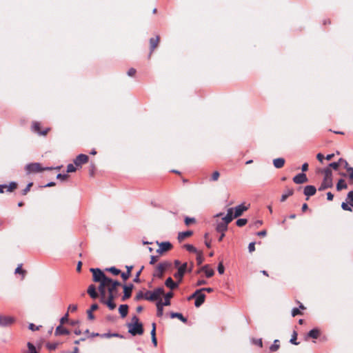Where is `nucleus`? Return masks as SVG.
I'll use <instances>...</instances> for the list:
<instances>
[{"label":"nucleus","mask_w":353,"mask_h":353,"mask_svg":"<svg viewBox=\"0 0 353 353\" xmlns=\"http://www.w3.org/2000/svg\"><path fill=\"white\" fill-rule=\"evenodd\" d=\"M90 271L92 272L93 281L99 283V291L101 295V302L105 304L110 310H114L116 307V304L113 300L117 294V287L120 283L108 278L99 268H91Z\"/></svg>","instance_id":"obj_1"},{"label":"nucleus","mask_w":353,"mask_h":353,"mask_svg":"<svg viewBox=\"0 0 353 353\" xmlns=\"http://www.w3.org/2000/svg\"><path fill=\"white\" fill-rule=\"evenodd\" d=\"M128 332L133 336L141 335L143 333V325L137 316H134L131 322L128 324Z\"/></svg>","instance_id":"obj_2"},{"label":"nucleus","mask_w":353,"mask_h":353,"mask_svg":"<svg viewBox=\"0 0 353 353\" xmlns=\"http://www.w3.org/2000/svg\"><path fill=\"white\" fill-rule=\"evenodd\" d=\"M324 174L323 180L319 188V191H323L327 188H331L333 185L332 183V173L330 168H325L322 170Z\"/></svg>","instance_id":"obj_3"},{"label":"nucleus","mask_w":353,"mask_h":353,"mask_svg":"<svg viewBox=\"0 0 353 353\" xmlns=\"http://www.w3.org/2000/svg\"><path fill=\"white\" fill-rule=\"evenodd\" d=\"M231 210H228L227 214L222 218L221 222L217 223L216 230L219 232H225L228 229V225L232 221Z\"/></svg>","instance_id":"obj_4"},{"label":"nucleus","mask_w":353,"mask_h":353,"mask_svg":"<svg viewBox=\"0 0 353 353\" xmlns=\"http://www.w3.org/2000/svg\"><path fill=\"white\" fill-rule=\"evenodd\" d=\"M164 294V290L161 288L155 289L153 291H148L144 294V299L154 301L159 300Z\"/></svg>","instance_id":"obj_5"},{"label":"nucleus","mask_w":353,"mask_h":353,"mask_svg":"<svg viewBox=\"0 0 353 353\" xmlns=\"http://www.w3.org/2000/svg\"><path fill=\"white\" fill-rule=\"evenodd\" d=\"M52 168H42L39 163H33L28 164L26 166V170L28 173L39 172L43 170H52Z\"/></svg>","instance_id":"obj_6"},{"label":"nucleus","mask_w":353,"mask_h":353,"mask_svg":"<svg viewBox=\"0 0 353 353\" xmlns=\"http://www.w3.org/2000/svg\"><path fill=\"white\" fill-rule=\"evenodd\" d=\"M249 208L248 205H245L243 203L240 204L235 208H230L228 210H231V216L232 217V219L234 218H236L238 216H240L245 211H246Z\"/></svg>","instance_id":"obj_7"},{"label":"nucleus","mask_w":353,"mask_h":353,"mask_svg":"<svg viewBox=\"0 0 353 353\" xmlns=\"http://www.w3.org/2000/svg\"><path fill=\"white\" fill-rule=\"evenodd\" d=\"M169 262H163L159 263L155 269L154 272V276L161 278L163 275L164 272L170 266Z\"/></svg>","instance_id":"obj_8"},{"label":"nucleus","mask_w":353,"mask_h":353,"mask_svg":"<svg viewBox=\"0 0 353 353\" xmlns=\"http://www.w3.org/2000/svg\"><path fill=\"white\" fill-rule=\"evenodd\" d=\"M32 129L34 132H37L39 135L46 136L50 131V128H46L44 130H41V124L37 121H34L32 124Z\"/></svg>","instance_id":"obj_9"},{"label":"nucleus","mask_w":353,"mask_h":353,"mask_svg":"<svg viewBox=\"0 0 353 353\" xmlns=\"http://www.w3.org/2000/svg\"><path fill=\"white\" fill-rule=\"evenodd\" d=\"M88 161V157L85 154H81L78 155L74 160V164L79 168H81L83 164L86 163Z\"/></svg>","instance_id":"obj_10"},{"label":"nucleus","mask_w":353,"mask_h":353,"mask_svg":"<svg viewBox=\"0 0 353 353\" xmlns=\"http://www.w3.org/2000/svg\"><path fill=\"white\" fill-rule=\"evenodd\" d=\"M14 321V318L12 316L0 315V326L10 325Z\"/></svg>","instance_id":"obj_11"},{"label":"nucleus","mask_w":353,"mask_h":353,"mask_svg":"<svg viewBox=\"0 0 353 353\" xmlns=\"http://www.w3.org/2000/svg\"><path fill=\"white\" fill-rule=\"evenodd\" d=\"M293 181L296 184H301L307 181V178L305 174L300 173L293 178Z\"/></svg>","instance_id":"obj_12"},{"label":"nucleus","mask_w":353,"mask_h":353,"mask_svg":"<svg viewBox=\"0 0 353 353\" xmlns=\"http://www.w3.org/2000/svg\"><path fill=\"white\" fill-rule=\"evenodd\" d=\"M171 248L172 245L170 242H162L159 244V249L157 250V252L161 254L164 252L170 250Z\"/></svg>","instance_id":"obj_13"},{"label":"nucleus","mask_w":353,"mask_h":353,"mask_svg":"<svg viewBox=\"0 0 353 353\" xmlns=\"http://www.w3.org/2000/svg\"><path fill=\"white\" fill-rule=\"evenodd\" d=\"M205 295L201 292H199L195 299L194 305L196 307H200L205 301Z\"/></svg>","instance_id":"obj_14"},{"label":"nucleus","mask_w":353,"mask_h":353,"mask_svg":"<svg viewBox=\"0 0 353 353\" xmlns=\"http://www.w3.org/2000/svg\"><path fill=\"white\" fill-rule=\"evenodd\" d=\"M316 189L314 185H307L304 188V194L310 196L315 194Z\"/></svg>","instance_id":"obj_15"},{"label":"nucleus","mask_w":353,"mask_h":353,"mask_svg":"<svg viewBox=\"0 0 353 353\" xmlns=\"http://www.w3.org/2000/svg\"><path fill=\"white\" fill-rule=\"evenodd\" d=\"M179 284L178 282H174L171 277H168L165 282V285L171 290L177 288Z\"/></svg>","instance_id":"obj_16"},{"label":"nucleus","mask_w":353,"mask_h":353,"mask_svg":"<svg viewBox=\"0 0 353 353\" xmlns=\"http://www.w3.org/2000/svg\"><path fill=\"white\" fill-rule=\"evenodd\" d=\"M88 293L92 299H96L98 296L97 288L94 285H90L88 289Z\"/></svg>","instance_id":"obj_17"},{"label":"nucleus","mask_w":353,"mask_h":353,"mask_svg":"<svg viewBox=\"0 0 353 353\" xmlns=\"http://www.w3.org/2000/svg\"><path fill=\"white\" fill-rule=\"evenodd\" d=\"M201 270L205 272V274L208 278L212 277L214 274V270L209 265L203 266Z\"/></svg>","instance_id":"obj_18"},{"label":"nucleus","mask_w":353,"mask_h":353,"mask_svg":"<svg viewBox=\"0 0 353 353\" xmlns=\"http://www.w3.org/2000/svg\"><path fill=\"white\" fill-rule=\"evenodd\" d=\"M165 305L163 304V301L161 299H160L157 303V314L158 316L161 317L163 316V306Z\"/></svg>","instance_id":"obj_19"},{"label":"nucleus","mask_w":353,"mask_h":353,"mask_svg":"<svg viewBox=\"0 0 353 353\" xmlns=\"http://www.w3.org/2000/svg\"><path fill=\"white\" fill-rule=\"evenodd\" d=\"M69 331L63 327L62 325H59L55 330V334L56 335H63V334H68Z\"/></svg>","instance_id":"obj_20"},{"label":"nucleus","mask_w":353,"mask_h":353,"mask_svg":"<svg viewBox=\"0 0 353 353\" xmlns=\"http://www.w3.org/2000/svg\"><path fill=\"white\" fill-rule=\"evenodd\" d=\"M192 234V231H185V232H179V235H178V239L179 241H182L184 239H185L186 238L190 236Z\"/></svg>","instance_id":"obj_21"},{"label":"nucleus","mask_w":353,"mask_h":353,"mask_svg":"<svg viewBox=\"0 0 353 353\" xmlns=\"http://www.w3.org/2000/svg\"><path fill=\"white\" fill-rule=\"evenodd\" d=\"M119 312L121 317H125L128 312V306L127 305H121L119 308Z\"/></svg>","instance_id":"obj_22"},{"label":"nucleus","mask_w":353,"mask_h":353,"mask_svg":"<svg viewBox=\"0 0 353 353\" xmlns=\"http://www.w3.org/2000/svg\"><path fill=\"white\" fill-rule=\"evenodd\" d=\"M273 163L275 168H281L284 165L285 160L283 158H277L273 161Z\"/></svg>","instance_id":"obj_23"},{"label":"nucleus","mask_w":353,"mask_h":353,"mask_svg":"<svg viewBox=\"0 0 353 353\" xmlns=\"http://www.w3.org/2000/svg\"><path fill=\"white\" fill-rule=\"evenodd\" d=\"M347 185L344 179H339L336 184V190L341 191L343 189H347Z\"/></svg>","instance_id":"obj_24"},{"label":"nucleus","mask_w":353,"mask_h":353,"mask_svg":"<svg viewBox=\"0 0 353 353\" xmlns=\"http://www.w3.org/2000/svg\"><path fill=\"white\" fill-rule=\"evenodd\" d=\"M159 41V37L157 36L154 38H151L150 40L151 51H153L155 48L158 46Z\"/></svg>","instance_id":"obj_25"},{"label":"nucleus","mask_w":353,"mask_h":353,"mask_svg":"<svg viewBox=\"0 0 353 353\" xmlns=\"http://www.w3.org/2000/svg\"><path fill=\"white\" fill-rule=\"evenodd\" d=\"M293 193H294V190H293V189H292V188H288V189L285 191L284 194H282L281 198V201H285V199H286L288 196H290L292 195V194H293Z\"/></svg>","instance_id":"obj_26"},{"label":"nucleus","mask_w":353,"mask_h":353,"mask_svg":"<svg viewBox=\"0 0 353 353\" xmlns=\"http://www.w3.org/2000/svg\"><path fill=\"white\" fill-rule=\"evenodd\" d=\"M98 308V305L97 304H92L90 307V309L88 311V316L90 319H94V315L92 312Z\"/></svg>","instance_id":"obj_27"},{"label":"nucleus","mask_w":353,"mask_h":353,"mask_svg":"<svg viewBox=\"0 0 353 353\" xmlns=\"http://www.w3.org/2000/svg\"><path fill=\"white\" fill-rule=\"evenodd\" d=\"M173 296V293L172 292H168L164 297V302L163 304L165 305H170V299Z\"/></svg>","instance_id":"obj_28"},{"label":"nucleus","mask_w":353,"mask_h":353,"mask_svg":"<svg viewBox=\"0 0 353 353\" xmlns=\"http://www.w3.org/2000/svg\"><path fill=\"white\" fill-rule=\"evenodd\" d=\"M171 318H178L183 323H185L187 321V319L183 317V316L181 313L177 312H172L170 314Z\"/></svg>","instance_id":"obj_29"},{"label":"nucleus","mask_w":353,"mask_h":353,"mask_svg":"<svg viewBox=\"0 0 353 353\" xmlns=\"http://www.w3.org/2000/svg\"><path fill=\"white\" fill-rule=\"evenodd\" d=\"M131 288H128V286H124V295L123 296V300H125L128 299L131 295Z\"/></svg>","instance_id":"obj_30"},{"label":"nucleus","mask_w":353,"mask_h":353,"mask_svg":"<svg viewBox=\"0 0 353 353\" xmlns=\"http://www.w3.org/2000/svg\"><path fill=\"white\" fill-rule=\"evenodd\" d=\"M6 192H11L17 188V184L15 182H11L9 185H6Z\"/></svg>","instance_id":"obj_31"},{"label":"nucleus","mask_w":353,"mask_h":353,"mask_svg":"<svg viewBox=\"0 0 353 353\" xmlns=\"http://www.w3.org/2000/svg\"><path fill=\"white\" fill-rule=\"evenodd\" d=\"M308 336L313 339H317L319 336V331L316 329H313L309 332Z\"/></svg>","instance_id":"obj_32"},{"label":"nucleus","mask_w":353,"mask_h":353,"mask_svg":"<svg viewBox=\"0 0 353 353\" xmlns=\"http://www.w3.org/2000/svg\"><path fill=\"white\" fill-rule=\"evenodd\" d=\"M280 347L279 341L274 340V343L270 347V350L272 352H276L279 350Z\"/></svg>","instance_id":"obj_33"},{"label":"nucleus","mask_w":353,"mask_h":353,"mask_svg":"<svg viewBox=\"0 0 353 353\" xmlns=\"http://www.w3.org/2000/svg\"><path fill=\"white\" fill-rule=\"evenodd\" d=\"M187 270H188V263H183L178 268V272H181L183 275L187 272Z\"/></svg>","instance_id":"obj_34"},{"label":"nucleus","mask_w":353,"mask_h":353,"mask_svg":"<svg viewBox=\"0 0 353 353\" xmlns=\"http://www.w3.org/2000/svg\"><path fill=\"white\" fill-rule=\"evenodd\" d=\"M347 172L350 183L353 185V168H348Z\"/></svg>","instance_id":"obj_35"},{"label":"nucleus","mask_w":353,"mask_h":353,"mask_svg":"<svg viewBox=\"0 0 353 353\" xmlns=\"http://www.w3.org/2000/svg\"><path fill=\"white\" fill-rule=\"evenodd\" d=\"M196 261L199 265L201 264L203 261V253L201 251H198L196 253Z\"/></svg>","instance_id":"obj_36"},{"label":"nucleus","mask_w":353,"mask_h":353,"mask_svg":"<svg viewBox=\"0 0 353 353\" xmlns=\"http://www.w3.org/2000/svg\"><path fill=\"white\" fill-rule=\"evenodd\" d=\"M339 163H340V167H343L345 169H346V170H347V168H351L348 163L347 162L346 160L343 159H339Z\"/></svg>","instance_id":"obj_37"},{"label":"nucleus","mask_w":353,"mask_h":353,"mask_svg":"<svg viewBox=\"0 0 353 353\" xmlns=\"http://www.w3.org/2000/svg\"><path fill=\"white\" fill-rule=\"evenodd\" d=\"M15 273L16 274H21L22 275V278L24 277L25 274H26V271L22 270V265L21 264L19 265L18 267L16 268Z\"/></svg>","instance_id":"obj_38"},{"label":"nucleus","mask_w":353,"mask_h":353,"mask_svg":"<svg viewBox=\"0 0 353 353\" xmlns=\"http://www.w3.org/2000/svg\"><path fill=\"white\" fill-rule=\"evenodd\" d=\"M185 248H186L187 250H188L190 252L196 253L199 251L195 247L190 244L185 245Z\"/></svg>","instance_id":"obj_39"},{"label":"nucleus","mask_w":353,"mask_h":353,"mask_svg":"<svg viewBox=\"0 0 353 353\" xmlns=\"http://www.w3.org/2000/svg\"><path fill=\"white\" fill-rule=\"evenodd\" d=\"M27 345L28 347L29 353H37V349L32 343L28 342Z\"/></svg>","instance_id":"obj_40"},{"label":"nucleus","mask_w":353,"mask_h":353,"mask_svg":"<svg viewBox=\"0 0 353 353\" xmlns=\"http://www.w3.org/2000/svg\"><path fill=\"white\" fill-rule=\"evenodd\" d=\"M78 168L74 164H68L67 166V172H75Z\"/></svg>","instance_id":"obj_41"},{"label":"nucleus","mask_w":353,"mask_h":353,"mask_svg":"<svg viewBox=\"0 0 353 353\" xmlns=\"http://www.w3.org/2000/svg\"><path fill=\"white\" fill-rule=\"evenodd\" d=\"M340 167L339 160L337 162H333L329 164V167L327 168H332L335 170H338Z\"/></svg>","instance_id":"obj_42"},{"label":"nucleus","mask_w":353,"mask_h":353,"mask_svg":"<svg viewBox=\"0 0 353 353\" xmlns=\"http://www.w3.org/2000/svg\"><path fill=\"white\" fill-rule=\"evenodd\" d=\"M248 221L246 219H239L236 221V225L239 227H242L247 223Z\"/></svg>","instance_id":"obj_43"},{"label":"nucleus","mask_w":353,"mask_h":353,"mask_svg":"<svg viewBox=\"0 0 353 353\" xmlns=\"http://www.w3.org/2000/svg\"><path fill=\"white\" fill-rule=\"evenodd\" d=\"M353 206H351L350 204H347L346 203H343L341 204V208H343V210H347V211H352V208Z\"/></svg>","instance_id":"obj_44"},{"label":"nucleus","mask_w":353,"mask_h":353,"mask_svg":"<svg viewBox=\"0 0 353 353\" xmlns=\"http://www.w3.org/2000/svg\"><path fill=\"white\" fill-rule=\"evenodd\" d=\"M123 281H126L130 276V270H128L125 272H122L121 274Z\"/></svg>","instance_id":"obj_45"},{"label":"nucleus","mask_w":353,"mask_h":353,"mask_svg":"<svg viewBox=\"0 0 353 353\" xmlns=\"http://www.w3.org/2000/svg\"><path fill=\"white\" fill-rule=\"evenodd\" d=\"M219 172L218 171H214L212 174L211 180L213 181H216L219 179Z\"/></svg>","instance_id":"obj_46"},{"label":"nucleus","mask_w":353,"mask_h":353,"mask_svg":"<svg viewBox=\"0 0 353 353\" xmlns=\"http://www.w3.org/2000/svg\"><path fill=\"white\" fill-rule=\"evenodd\" d=\"M195 221H195L194 218L186 217L185 219V223L187 225H189L190 224L194 223H195Z\"/></svg>","instance_id":"obj_47"},{"label":"nucleus","mask_w":353,"mask_h":353,"mask_svg":"<svg viewBox=\"0 0 353 353\" xmlns=\"http://www.w3.org/2000/svg\"><path fill=\"white\" fill-rule=\"evenodd\" d=\"M296 338H297V334L296 332H294L293 335L290 339V342L292 344L298 345V343L296 342Z\"/></svg>","instance_id":"obj_48"},{"label":"nucleus","mask_w":353,"mask_h":353,"mask_svg":"<svg viewBox=\"0 0 353 353\" xmlns=\"http://www.w3.org/2000/svg\"><path fill=\"white\" fill-rule=\"evenodd\" d=\"M108 270L110 271V272H112L114 275H118L120 273V270L117 269L114 267H112V268L108 269Z\"/></svg>","instance_id":"obj_49"},{"label":"nucleus","mask_w":353,"mask_h":353,"mask_svg":"<svg viewBox=\"0 0 353 353\" xmlns=\"http://www.w3.org/2000/svg\"><path fill=\"white\" fill-rule=\"evenodd\" d=\"M217 270L220 274H223L224 273L225 268L222 262L219 263Z\"/></svg>","instance_id":"obj_50"},{"label":"nucleus","mask_w":353,"mask_h":353,"mask_svg":"<svg viewBox=\"0 0 353 353\" xmlns=\"http://www.w3.org/2000/svg\"><path fill=\"white\" fill-rule=\"evenodd\" d=\"M174 276L179 280V283L181 281L182 279H183V274H182L181 272H176L174 274Z\"/></svg>","instance_id":"obj_51"},{"label":"nucleus","mask_w":353,"mask_h":353,"mask_svg":"<svg viewBox=\"0 0 353 353\" xmlns=\"http://www.w3.org/2000/svg\"><path fill=\"white\" fill-rule=\"evenodd\" d=\"M32 183H29L27 185V187L23 190L22 194L23 195H26L30 191V188L32 187Z\"/></svg>","instance_id":"obj_52"},{"label":"nucleus","mask_w":353,"mask_h":353,"mask_svg":"<svg viewBox=\"0 0 353 353\" xmlns=\"http://www.w3.org/2000/svg\"><path fill=\"white\" fill-rule=\"evenodd\" d=\"M301 314V312L299 308H293L292 310V316H295L296 315Z\"/></svg>","instance_id":"obj_53"},{"label":"nucleus","mask_w":353,"mask_h":353,"mask_svg":"<svg viewBox=\"0 0 353 353\" xmlns=\"http://www.w3.org/2000/svg\"><path fill=\"white\" fill-rule=\"evenodd\" d=\"M68 311H70L71 312H75L77 310V305H74V304L70 305L68 306Z\"/></svg>","instance_id":"obj_54"},{"label":"nucleus","mask_w":353,"mask_h":353,"mask_svg":"<svg viewBox=\"0 0 353 353\" xmlns=\"http://www.w3.org/2000/svg\"><path fill=\"white\" fill-rule=\"evenodd\" d=\"M248 250L250 252H254L255 250V243H250L248 245Z\"/></svg>","instance_id":"obj_55"},{"label":"nucleus","mask_w":353,"mask_h":353,"mask_svg":"<svg viewBox=\"0 0 353 353\" xmlns=\"http://www.w3.org/2000/svg\"><path fill=\"white\" fill-rule=\"evenodd\" d=\"M57 178L58 179H61V180L63 181V180H65V179H68V175L67 174H58L57 176Z\"/></svg>","instance_id":"obj_56"},{"label":"nucleus","mask_w":353,"mask_h":353,"mask_svg":"<svg viewBox=\"0 0 353 353\" xmlns=\"http://www.w3.org/2000/svg\"><path fill=\"white\" fill-rule=\"evenodd\" d=\"M28 327L32 331H35V330H39V327L33 323H30Z\"/></svg>","instance_id":"obj_57"},{"label":"nucleus","mask_w":353,"mask_h":353,"mask_svg":"<svg viewBox=\"0 0 353 353\" xmlns=\"http://www.w3.org/2000/svg\"><path fill=\"white\" fill-rule=\"evenodd\" d=\"M151 336H152V338L154 337V336H156V326H155V323H152V330L151 331Z\"/></svg>","instance_id":"obj_58"},{"label":"nucleus","mask_w":353,"mask_h":353,"mask_svg":"<svg viewBox=\"0 0 353 353\" xmlns=\"http://www.w3.org/2000/svg\"><path fill=\"white\" fill-rule=\"evenodd\" d=\"M316 158L317 159L321 162V163H323V159H324V156L321 154V153H319L317 154L316 155Z\"/></svg>","instance_id":"obj_59"},{"label":"nucleus","mask_w":353,"mask_h":353,"mask_svg":"<svg viewBox=\"0 0 353 353\" xmlns=\"http://www.w3.org/2000/svg\"><path fill=\"white\" fill-rule=\"evenodd\" d=\"M136 73V70L134 69V68H130L128 72V74L130 77H132Z\"/></svg>","instance_id":"obj_60"},{"label":"nucleus","mask_w":353,"mask_h":353,"mask_svg":"<svg viewBox=\"0 0 353 353\" xmlns=\"http://www.w3.org/2000/svg\"><path fill=\"white\" fill-rule=\"evenodd\" d=\"M157 261H158V257H157V256H151V258H150V264H154V263H155Z\"/></svg>","instance_id":"obj_61"},{"label":"nucleus","mask_w":353,"mask_h":353,"mask_svg":"<svg viewBox=\"0 0 353 353\" xmlns=\"http://www.w3.org/2000/svg\"><path fill=\"white\" fill-rule=\"evenodd\" d=\"M201 290H197L194 294H192L189 298L188 300H190L191 299L195 298L197 296L199 292H201Z\"/></svg>","instance_id":"obj_62"},{"label":"nucleus","mask_w":353,"mask_h":353,"mask_svg":"<svg viewBox=\"0 0 353 353\" xmlns=\"http://www.w3.org/2000/svg\"><path fill=\"white\" fill-rule=\"evenodd\" d=\"M302 171L305 172L308 170V164L307 163H305L302 165Z\"/></svg>","instance_id":"obj_63"},{"label":"nucleus","mask_w":353,"mask_h":353,"mask_svg":"<svg viewBox=\"0 0 353 353\" xmlns=\"http://www.w3.org/2000/svg\"><path fill=\"white\" fill-rule=\"evenodd\" d=\"M333 198H334V195L330 192L327 193V200L332 201Z\"/></svg>","instance_id":"obj_64"}]
</instances>
